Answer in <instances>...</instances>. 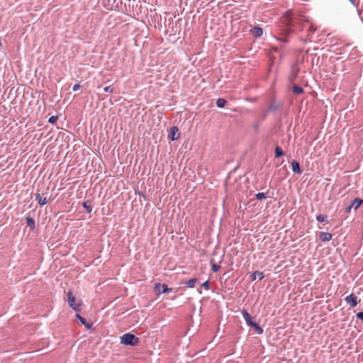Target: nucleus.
<instances>
[{
    "mask_svg": "<svg viewBox=\"0 0 363 363\" xmlns=\"http://www.w3.org/2000/svg\"><path fill=\"white\" fill-rule=\"evenodd\" d=\"M197 281L198 279L196 278L190 279L189 280L185 282V284L189 288H194Z\"/></svg>",
    "mask_w": 363,
    "mask_h": 363,
    "instance_id": "17",
    "label": "nucleus"
},
{
    "mask_svg": "<svg viewBox=\"0 0 363 363\" xmlns=\"http://www.w3.org/2000/svg\"><path fill=\"white\" fill-rule=\"evenodd\" d=\"M278 108V106L274 103V102H272L268 108H267V111L269 112V111H275L277 110Z\"/></svg>",
    "mask_w": 363,
    "mask_h": 363,
    "instance_id": "22",
    "label": "nucleus"
},
{
    "mask_svg": "<svg viewBox=\"0 0 363 363\" xmlns=\"http://www.w3.org/2000/svg\"><path fill=\"white\" fill-rule=\"evenodd\" d=\"M82 206L88 213H90L91 212L92 206L89 204V201L83 202Z\"/></svg>",
    "mask_w": 363,
    "mask_h": 363,
    "instance_id": "19",
    "label": "nucleus"
},
{
    "mask_svg": "<svg viewBox=\"0 0 363 363\" xmlns=\"http://www.w3.org/2000/svg\"><path fill=\"white\" fill-rule=\"evenodd\" d=\"M80 88H81L80 84H74L73 86L72 89H73V91H76L79 90Z\"/></svg>",
    "mask_w": 363,
    "mask_h": 363,
    "instance_id": "33",
    "label": "nucleus"
},
{
    "mask_svg": "<svg viewBox=\"0 0 363 363\" xmlns=\"http://www.w3.org/2000/svg\"><path fill=\"white\" fill-rule=\"evenodd\" d=\"M319 238L323 242H328L332 239V234L326 232H320Z\"/></svg>",
    "mask_w": 363,
    "mask_h": 363,
    "instance_id": "7",
    "label": "nucleus"
},
{
    "mask_svg": "<svg viewBox=\"0 0 363 363\" xmlns=\"http://www.w3.org/2000/svg\"><path fill=\"white\" fill-rule=\"evenodd\" d=\"M47 203H48V199H47V197H42L41 199H40L38 203L40 206H43L45 204H46Z\"/></svg>",
    "mask_w": 363,
    "mask_h": 363,
    "instance_id": "26",
    "label": "nucleus"
},
{
    "mask_svg": "<svg viewBox=\"0 0 363 363\" xmlns=\"http://www.w3.org/2000/svg\"><path fill=\"white\" fill-rule=\"evenodd\" d=\"M26 224L31 230H34L35 228V222L33 218L30 217L29 216H27L26 218Z\"/></svg>",
    "mask_w": 363,
    "mask_h": 363,
    "instance_id": "13",
    "label": "nucleus"
},
{
    "mask_svg": "<svg viewBox=\"0 0 363 363\" xmlns=\"http://www.w3.org/2000/svg\"><path fill=\"white\" fill-rule=\"evenodd\" d=\"M315 28H314L312 26L310 27V32L313 33L315 32Z\"/></svg>",
    "mask_w": 363,
    "mask_h": 363,
    "instance_id": "36",
    "label": "nucleus"
},
{
    "mask_svg": "<svg viewBox=\"0 0 363 363\" xmlns=\"http://www.w3.org/2000/svg\"><path fill=\"white\" fill-rule=\"evenodd\" d=\"M350 1L353 5H354V0H350Z\"/></svg>",
    "mask_w": 363,
    "mask_h": 363,
    "instance_id": "37",
    "label": "nucleus"
},
{
    "mask_svg": "<svg viewBox=\"0 0 363 363\" xmlns=\"http://www.w3.org/2000/svg\"><path fill=\"white\" fill-rule=\"evenodd\" d=\"M155 291L160 294L168 293L172 291V288H169L166 284H162L160 283H156L154 286Z\"/></svg>",
    "mask_w": 363,
    "mask_h": 363,
    "instance_id": "3",
    "label": "nucleus"
},
{
    "mask_svg": "<svg viewBox=\"0 0 363 363\" xmlns=\"http://www.w3.org/2000/svg\"><path fill=\"white\" fill-rule=\"evenodd\" d=\"M57 116H52L51 117L49 118L48 122L50 123H55L57 121Z\"/></svg>",
    "mask_w": 363,
    "mask_h": 363,
    "instance_id": "27",
    "label": "nucleus"
},
{
    "mask_svg": "<svg viewBox=\"0 0 363 363\" xmlns=\"http://www.w3.org/2000/svg\"><path fill=\"white\" fill-rule=\"evenodd\" d=\"M243 318L245 319L247 325L252 328H254L255 331L259 334L261 335L263 333L264 330L263 329L255 322H254L252 319V317L248 313V312L246 310H242L241 311Z\"/></svg>",
    "mask_w": 363,
    "mask_h": 363,
    "instance_id": "1",
    "label": "nucleus"
},
{
    "mask_svg": "<svg viewBox=\"0 0 363 363\" xmlns=\"http://www.w3.org/2000/svg\"><path fill=\"white\" fill-rule=\"evenodd\" d=\"M352 208V206L350 204L348 206H347L345 209V213H348L350 212L351 209Z\"/></svg>",
    "mask_w": 363,
    "mask_h": 363,
    "instance_id": "34",
    "label": "nucleus"
},
{
    "mask_svg": "<svg viewBox=\"0 0 363 363\" xmlns=\"http://www.w3.org/2000/svg\"><path fill=\"white\" fill-rule=\"evenodd\" d=\"M251 277L252 280H255L257 277L259 279V280H262L264 277V273L259 271L253 272Z\"/></svg>",
    "mask_w": 363,
    "mask_h": 363,
    "instance_id": "16",
    "label": "nucleus"
},
{
    "mask_svg": "<svg viewBox=\"0 0 363 363\" xmlns=\"http://www.w3.org/2000/svg\"><path fill=\"white\" fill-rule=\"evenodd\" d=\"M356 315L358 319L363 320V311L358 312Z\"/></svg>",
    "mask_w": 363,
    "mask_h": 363,
    "instance_id": "32",
    "label": "nucleus"
},
{
    "mask_svg": "<svg viewBox=\"0 0 363 363\" xmlns=\"http://www.w3.org/2000/svg\"><path fill=\"white\" fill-rule=\"evenodd\" d=\"M67 301L68 303L69 302H74V298L75 297L74 296V295H73V294H72V292L71 291H69L67 292Z\"/></svg>",
    "mask_w": 363,
    "mask_h": 363,
    "instance_id": "23",
    "label": "nucleus"
},
{
    "mask_svg": "<svg viewBox=\"0 0 363 363\" xmlns=\"http://www.w3.org/2000/svg\"><path fill=\"white\" fill-rule=\"evenodd\" d=\"M250 31L252 35L255 38L260 37L263 33L262 28L258 26L253 27Z\"/></svg>",
    "mask_w": 363,
    "mask_h": 363,
    "instance_id": "8",
    "label": "nucleus"
},
{
    "mask_svg": "<svg viewBox=\"0 0 363 363\" xmlns=\"http://www.w3.org/2000/svg\"><path fill=\"white\" fill-rule=\"evenodd\" d=\"M227 104V101L223 98H219L216 101V105L218 108H223Z\"/></svg>",
    "mask_w": 363,
    "mask_h": 363,
    "instance_id": "18",
    "label": "nucleus"
},
{
    "mask_svg": "<svg viewBox=\"0 0 363 363\" xmlns=\"http://www.w3.org/2000/svg\"><path fill=\"white\" fill-rule=\"evenodd\" d=\"M326 218H327V216L322 215V214H320L316 216V220L318 222H327L328 223V220Z\"/></svg>",
    "mask_w": 363,
    "mask_h": 363,
    "instance_id": "24",
    "label": "nucleus"
},
{
    "mask_svg": "<svg viewBox=\"0 0 363 363\" xmlns=\"http://www.w3.org/2000/svg\"><path fill=\"white\" fill-rule=\"evenodd\" d=\"M292 170L294 173L301 174L302 170L301 169L299 163L296 160H292L291 163Z\"/></svg>",
    "mask_w": 363,
    "mask_h": 363,
    "instance_id": "6",
    "label": "nucleus"
},
{
    "mask_svg": "<svg viewBox=\"0 0 363 363\" xmlns=\"http://www.w3.org/2000/svg\"><path fill=\"white\" fill-rule=\"evenodd\" d=\"M298 72L299 68L296 65H293V67H291V74L289 76V80L291 82H293L296 78Z\"/></svg>",
    "mask_w": 363,
    "mask_h": 363,
    "instance_id": "9",
    "label": "nucleus"
},
{
    "mask_svg": "<svg viewBox=\"0 0 363 363\" xmlns=\"http://www.w3.org/2000/svg\"><path fill=\"white\" fill-rule=\"evenodd\" d=\"M286 18H287V24H289L290 26H293L294 19L292 17V12L291 11H289L286 12Z\"/></svg>",
    "mask_w": 363,
    "mask_h": 363,
    "instance_id": "20",
    "label": "nucleus"
},
{
    "mask_svg": "<svg viewBox=\"0 0 363 363\" xmlns=\"http://www.w3.org/2000/svg\"><path fill=\"white\" fill-rule=\"evenodd\" d=\"M267 114H268V111H266L265 112H264V113H262V120H265V119H266V118H267Z\"/></svg>",
    "mask_w": 363,
    "mask_h": 363,
    "instance_id": "35",
    "label": "nucleus"
},
{
    "mask_svg": "<svg viewBox=\"0 0 363 363\" xmlns=\"http://www.w3.org/2000/svg\"><path fill=\"white\" fill-rule=\"evenodd\" d=\"M75 317L81 322L82 325H84L88 329L91 328V324L87 323L86 320L82 317L79 313H76Z\"/></svg>",
    "mask_w": 363,
    "mask_h": 363,
    "instance_id": "14",
    "label": "nucleus"
},
{
    "mask_svg": "<svg viewBox=\"0 0 363 363\" xmlns=\"http://www.w3.org/2000/svg\"><path fill=\"white\" fill-rule=\"evenodd\" d=\"M255 198L257 200L265 199L267 198L266 194L263 193V192L257 193V194H255Z\"/></svg>",
    "mask_w": 363,
    "mask_h": 363,
    "instance_id": "25",
    "label": "nucleus"
},
{
    "mask_svg": "<svg viewBox=\"0 0 363 363\" xmlns=\"http://www.w3.org/2000/svg\"><path fill=\"white\" fill-rule=\"evenodd\" d=\"M35 200L38 201V202H39L40 199H41L42 196L40 194L39 189H38L37 192L35 194Z\"/></svg>",
    "mask_w": 363,
    "mask_h": 363,
    "instance_id": "30",
    "label": "nucleus"
},
{
    "mask_svg": "<svg viewBox=\"0 0 363 363\" xmlns=\"http://www.w3.org/2000/svg\"><path fill=\"white\" fill-rule=\"evenodd\" d=\"M220 268V265L216 264L215 263L212 264V270H213V272H218Z\"/></svg>",
    "mask_w": 363,
    "mask_h": 363,
    "instance_id": "29",
    "label": "nucleus"
},
{
    "mask_svg": "<svg viewBox=\"0 0 363 363\" xmlns=\"http://www.w3.org/2000/svg\"><path fill=\"white\" fill-rule=\"evenodd\" d=\"M292 92L295 94H301L303 93V89L297 84H293Z\"/></svg>",
    "mask_w": 363,
    "mask_h": 363,
    "instance_id": "15",
    "label": "nucleus"
},
{
    "mask_svg": "<svg viewBox=\"0 0 363 363\" xmlns=\"http://www.w3.org/2000/svg\"><path fill=\"white\" fill-rule=\"evenodd\" d=\"M120 339L121 344L128 346H136L140 342L139 338L130 333L123 335Z\"/></svg>",
    "mask_w": 363,
    "mask_h": 363,
    "instance_id": "2",
    "label": "nucleus"
},
{
    "mask_svg": "<svg viewBox=\"0 0 363 363\" xmlns=\"http://www.w3.org/2000/svg\"><path fill=\"white\" fill-rule=\"evenodd\" d=\"M357 298L354 294H351L350 295L345 297V300L347 304H349L351 307H355L357 305Z\"/></svg>",
    "mask_w": 363,
    "mask_h": 363,
    "instance_id": "5",
    "label": "nucleus"
},
{
    "mask_svg": "<svg viewBox=\"0 0 363 363\" xmlns=\"http://www.w3.org/2000/svg\"><path fill=\"white\" fill-rule=\"evenodd\" d=\"M283 154H284V152H283L282 149L280 147L277 146L275 148V157L277 158L280 157L283 155Z\"/></svg>",
    "mask_w": 363,
    "mask_h": 363,
    "instance_id": "21",
    "label": "nucleus"
},
{
    "mask_svg": "<svg viewBox=\"0 0 363 363\" xmlns=\"http://www.w3.org/2000/svg\"><path fill=\"white\" fill-rule=\"evenodd\" d=\"M363 203V199L355 198L351 203V206L354 210H357Z\"/></svg>",
    "mask_w": 363,
    "mask_h": 363,
    "instance_id": "11",
    "label": "nucleus"
},
{
    "mask_svg": "<svg viewBox=\"0 0 363 363\" xmlns=\"http://www.w3.org/2000/svg\"><path fill=\"white\" fill-rule=\"evenodd\" d=\"M291 29L290 28H286L284 30L283 35L281 37L279 38L278 40H281V42H284V43L289 42V38H288L287 35L291 33Z\"/></svg>",
    "mask_w": 363,
    "mask_h": 363,
    "instance_id": "10",
    "label": "nucleus"
},
{
    "mask_svg": "<svg viewBox=\"0 0 363 363\" xmlns=\"http://www.w3.org/2000/svg\"><path fill=\"white\" fill-rule=\"evenodd\" d=\"M69 306L75 311L79 312L81 311L82 303H77L76 298H74V302H69Z\"/></svg>",
    "mask_w": 363,
    "mask_h": 363,
    "instance_id": "12",
    "label": "nucleus"
},
{
    "mask_svg": "<svg viewBox=\"0 0 363 363\" xmlns=\"http://www.w3.org/2000/svg\"><path fill=\"white\" fill-rule=\"evenodd\" d=\"M105 92L112 93L113 92V88L111 86H107L104 88Z\"/></svg>",
    "mask_w": 363,
    "mask_h": 363,
    "instance_id": "28",
    "label": "nucleus"
},
{
    "mask_svg": "<svg viewBox=\"0 0 363 363\" xmlns=\"http://www.w3.org/2000/svg\"><path fill=\"white\" fill-rule=\"evenodd\" d=\"M179 137V129L176 126H172L170 128L169 133H168V138L172 140H176Z\"/></svg>",
    "mask_w": 363,
    "mask_h": 363,
    "instance_id": "4",
    "label": "nucleus"
},
{
    "mask_svg": "<svg viewBox=\"0 0 363 363\" xmlns=\"http://www.w3.org/2000/svg\"><path fill=\"white\" fill-rule=\"evenodd\" d=\"M209 281H206L201 284V286L203 287L205 289L208 290L209 289Z\"/></svg>",
    "mask_w": 363,
    "mask_h": 363,
    "instance_id": "31",
    "label": "nucleus"
},
{
    "mask_svg": "<svg viewBox=\"0 0 363 363\" xmlns=\"http://www.w3.org/2000/svg\"><path fill=\"white\" fill-rule=\"evenodd\" d=\"M94 160H91V164H93Z\"/></svg>",
    "mask_w": 363,
    "mask_h": 363,
    "instance_id": "38",
    "label": "nucleus"
}]
</instances>
